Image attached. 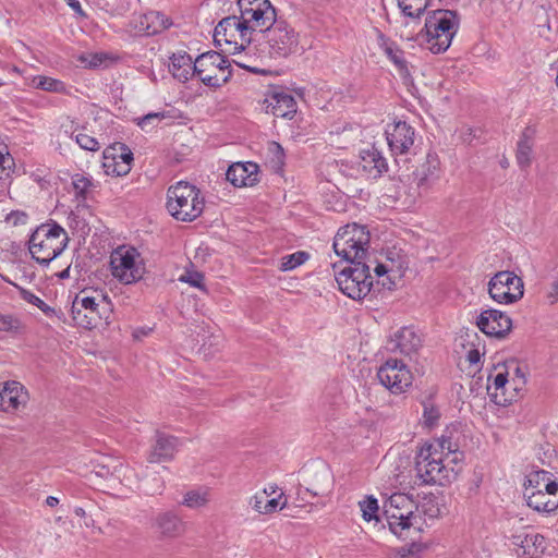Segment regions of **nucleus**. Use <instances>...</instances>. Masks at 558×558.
<instances>
[{
  "label": "nucleus",
  "instance_id": "30",
  "mask_svg": "<svg viewBox=\"0 0 558 558\" xmlns=\"http://www.w3.org/2000/svg\"><path fill=\"white\" fill-rule=\"evenodd\" d=\"M390 264H378L374 271L377 277L387 276L386 280H383L381 284L383 287L391 290L392 286H395V282L391 280V276L398 275L399 277L402 275V270L404 268L403 263L400 262L396 264L393 258L387 257Z\"/></svg>",
  "mask_w": 558,
  "mask_h": 558
},
{
  "label": "nucleus",
  "instance_id": "43",
  "mask_svg": "<svg viewBox=\"0 0 558 558\" xmlns=\"http://www.w3.org/2000/svg\"><path fill=\"white\" fill-rule=\"evenodd\" d=\"M422 550L423 546L421 544L411 543L410 545L401 546L396 549L390 558H418Z\"/></svg>",
  "mask_w": 558,
  "mask_h": 558
},
{
  "label": "nucleus",
  "instance_id": "1",
  "mask_svg": "<svg viewBox=\"0 0 558 558\" xmlns=\"http://www.w3.org/2000/svg\"><path fill=\"white\" fill-rule=\"evenodd\" d=\"M89 295L86 290L81 291L73 300L71 315L77 327L85 329L97 328L102 322L110 324L113 313L111 299L102 290H94Z\"/></svg>",
  "mask_w": 558,
  "mask_h": 558
},
{
  "label": "nucleus",
  "instance_id": "61",
  "mask_svg": "<svg viewBox=\"0 0 558 558\" xmlns=\"http://www.w3.org/2000/svg\"><path fill=\"white\" fill-rule=\"evenodd\" d=\"M66 3L70 8H72L77 14L81 16H86L85 12L82 10L81 3L78 0H66Z\"/></svg>",
  "mask_w": 558,
  "mask_h": 558
},
{
  "label": "nucleus",
  "instance_id": "55",
  "mask_svg": "<svg viewBox=\"0 0 558 558\" xmlns=\"http://www.w3.org/2000/svg\"><path fill=\"white\" fill-rule=\"evenodd\" d=\"M439 159L437 154L435 153H428L426 156V165H427V172L429 174H433L435 171L439 170Z\"/></svg>",
  "mask_w": 558,
  "mask_h": 558
},
{
  "label": "nucleus",
  "instance_id": "23",
  "mask_svg": "<svg viewBox=\"0 0 558 558\" xmlns=\"http://www.w3.org/2000/svg\"><path fill=\"white\" fill-rule=\"evenodd\" d=\"M536 134L535 126H526L518 141L517 161L522 170L531 163L534 138Z\"/></svg>",
  "mask_w": 558,
  "mask_h": 558
},
{
  "label": "nucleus",
  "instance_id": "5",
  "mask_svg": "<svg viewBox=\"0 0 558 558\" xmlns=\"http://www.w3.org/2000/svg\"><path fill=\"white\" fill-rule=\"evenodd\" d=\"M425 40L433 53L445 52L457 32V15L450 10H435L425 20Z\"/></svg>",
  "mask_w": 558,
  "mask_h": 558
},
{
  "label": "nucleus",
  "instance_id": "10",
  "mask_svg": "<svg viewBox=\"0 0 558 558\" xmlns=\"http://www.w3.org/2000/svg\"><path fill=\"white\" fill-rule=\"evenodd\" d=\"M415 481L418 486L442 484L447 470L437 448L429 444L420 449L415 457Z\"/></svg>",
  "mask_w": 558,
  "mask_h": 558
},
{
  "label": "nucleus",
  "instance_id": "3",
  "mask_svg": "<svg viewBox=\"0 0 558 558\" xmlns=\"http://www.w3.org/2000/svg\"><path fill=\"white\" fill-rule=\"evenodd\" d=\"M384 515L390 531L397 536H402L410 529L421 531L424 524L418 505L403 493H395L385 501Z\"/></svg>",
  "mask_w": 558,
  "mask_h": 558
},
{
  "label": "nucleus",
  "instance_id": "40",
  "mask_svg": "<svg viewBox=\"0 0 558 558\" xmlns=\"http://www.w3.org/2000/svg\"><path fill=\"white\" fill-rule=\"evenodd\" d=\"M232 38L233 37H230V35L225 29H221V32H218V26L215 27V31H214V43H215V46L216 47H221L222 41L226 45L233 46L232 48L226 50L230 54H233V53L244 49L243 44L238 45V43H233L232 41Z\"/></svg>",
  "mask_w": 558,
  "mask_h": 558
},
{
  "label": "nucleus",
  "instance_id": "44",
  "mask_svg": "<svg viewBox=\"0 0 558 558\" xmlns=\"http://www.w3.org/2000/svg\"><path fill=\"white\" fill-rule=\"evenodd\" d=\"M21 327L22 323L16 316L0 314V331L17 333Z\"/></svg>",
  "mask_w": 558,
  "mask_h": 558
},
{
  "label": "nucleus",
  "instance_id": "33",
  "mask_svg": "<svg viewBox=\"0 0 558 558\" xmlns=\"http://www.w3.org/2000/svg\"><path fill=\"white\" fill-rule=\"evenodd\" d=\"M13 286L17 289L20 296L27 303L35 305L38 307L45 315L52 316L56 314V310L48 304H46L39 296L35 295L29 290L13 283Z\"/></svg>",
  "mask_w": 558,
  "mask_h": 558
},
{
  "label": "nucleus",
  "instance_id": "41",
  "mask_svg": "<svg viewBox=\"0 0 558 558\" xmlns=\"http://www.w3.org/2000/svg\"><path fill=\"white\" fill-rule=\"evenodd\" d=\"M207 502H208L207 493H205V492L202 493L198 490L187 492L184 495V498L182 500V505H184L189 508H192V509L202 508V507L206 506Z\"/></svg>",
  "mask_w": 558,
  "mask_h": 558
},
{
  "label": "nucleus",
  "instance_id": "56",
  "mask_svg": "<svg viewBox=\"0 0 558 558\" xmlns=\"http://www.w3.org/2000/svg\"><path fill=\"white\" fill-rule=\"evenodd\" d=\"M509 385L508 373H498L494 379V387L496 390H501L502 392L506 390V387Z\"/></svg>",
  "mask_w": 558,
  "mask_h": 558
},
{
  "label": "nucleus",
  "instance_id": "13",
  "mask_svg": "<svg viewBox=\"0 0 558 558\" xmlns=\"http://www.w3.org/2000/svg\"><path fill=\"white\" fill-rule=\"evenodd\" d=\"M490 298L500 304H512L524 294L523 281L512 271H499L488 282Z\"/></svg>",
  "mask_w": 558,
  "mask_h": 558
},
{
  "label": "nucleus",
  "instance_id": "59",
  "mask_svg": "<svg viewBox=\"0 0 558 558\" xmlns=\"http://www.w3.org/2000/svg\"><path fill=\"white\" fill-rule=\"evenodd\" d=\"M466 360L471 365L477 364L481 360V353L477 349H471L468 352Z\"/></svg>",
  "mask_w": 558,
  "mask_h": 558
},
{
  "label": "nucleus",
  "instance_id": "8",
  "mask_svg": "<svg viewBox=\"0 0 558 558\" xmlns=\"http://www.w3.org/2000/svg\"><path fill=\"white\" fill-rule=\"evenodd\" d=\"M268 53L271 58H287L299 50L300 34L284 19L279 16L276 22L262 33Z\"/></svg>",
  "mask_w": 558,
  "mask_h": 558
},
{
  "label": "nucleus",
  "instance_id": "36",
  "mask_svg": "<svg viewBox=\"0 0 558 558\" xmlns=\"http://www.w3.org/2000/svg\"><path fill=\"white\" fill-rule=\"evenodd\" d=\"M33 83L35 84L36 88L51 92V93H64L65 92V84L62 81L49 77V76H43L38 75L34 77Z\"/></svg>",
  "mask_w": 558,
  "mask_h": 558
},
{
  "label": "nucleus",
  "instance_id": "60",
  "mask_svg": "<svg viewBox=\"0 0 558 558\" xmlns=\"http://www.w3.org/2000/svg\"><path fill=\"white\" fill-rule=\"evenodd\" d=\"M548 299L550 300V303L558 302V279L551 283V290L548 293Z\"/></svg>",
  "mask_w": 558,
  "mask_h": 558
},
{
  "label": "nucleus",
  "instance_id": "16",
  "mask_svg": "<svg viewBox=\"0 0 558 558\" xmlns=\"http://www.w3.org/2000/svg\"><path fill=\"white\" fill-rule=\"evenodd\" d=\"M422 337L413 327H402L387 342V350L405 356L416 354L422 348Z\"/></svg>",
  "mask_w": 558,
  "mask_h": 558
},
{
  "label": "nucleus",
  "instance_id": "6",
  "mask_svg": "<svg viewBox=\"0 0 558 558\" xmlns=\"http://www.w3.org/2000/svg\"><path fill=\"white\" fill-rule=\"evenodd\" d=\"M371 235L366 227L357 223L339 229L333 239V251L344 262L364 260L369 247Z\"/></svg>",
  "mask_w": 558,
  "mask_h": 558
},
{
  "label": "nucleus",
  "instance_id": "20",
  "mask_svg": "<svg viewBox=\"0 0 558 558\" xmlns=\"http://www.w3.org/2000/svg\"><path fill=\"white\" fill-rule=\"evenodd\" d=\"M179 439L174 436L157 432L155 436V444L148 454L149 463H159L162 461H170L174 458L178 450Z\"/></svg>",
  "mask_w": 558,
  "mask_h": 558
},
{
  "label": "nucleus",
  "instance_id": "26",
  "mask_svg": "<svg viewBox=\"0 0 558 558\" xmlns=\"http://www.w3.org/2000/svg\"><path fill=\"white\" fill-rule=\"evenodd\" d=\"M381 48L388 59L395 64L400 76L408 78L411 76L408 62L404 59V52L395 43L384 39Z\"/></svg>",
  "mask_w": 558,
  "mask_h": 558
},
{
  "label": "nucleus",
  "instance_id": "31",
  "mask_svg": "<svg viewBox=\"0 0 558 558\" xmlns=\"http://www.w3.org/2000/svg\"><path fill=\"white\" fill-rule=\"evenodd\" d=\"M268 153L266 166L275 174H280L284 166L283 148L278 143L271 142L268 147Z\"/></svg>",
  "mask_w": 558,
  "mask_h": 558
},
{
  "label": "nucleus",
  "instance_id": "18",
  "mask_svg": "<svg viewBox=\"0 0 558 558\" xmlns=\"http://www.w3.org/2000/svg\"><path fill=\"white\" fill-rule=\"evenodd\" d=\"M29 396L25 387L16 380L0 384V411L14 412L24 408Z\"/></svg>",
  "mask_w": 558,
  "mask_h": 558
},
{
  "label": "nucleus",
  "instance_id": "9",
  "mask_svg": "<svg viewBox=\"0 0 558 558\" xmlns=\"http://www.w3.org/2000/svg\"><path fill=\"white\" fill-rule=\"evenodd\" d=\"M193 74L209 87H220L231 77L230 62L218 51L201 53L193 64Z\"/></svg>",
  "mask_w": 558,
  "mask_h": 558
},
{
  "label": "nucleus",
  "instance_id": "57",
  "mask_svg": "<svg viewBox=\"0 0 558 558\" xmlns=\"http://www.w3.org/2000/svg\"><path fill=\"white\" fill-rule=\"evenodd\" d=\"M119 150L121 160L130 166L131 161L133 160V153L131 149L124 144H119Z\"/></svg>",
  "mask_w": 558,
  "mask_h": 558
},
{
  "label": "nucleus",
  "instance_id": "37",
  "mask_svg": "<svg viewBox=\"0 0 558 558\" xmlns=\"http://www.w3.org/2000/svg\"><path fill=\"white\" fill-rule=\"evenodd\" d=\"M360 509L362 511V518L371 522L372 520L378 521V501L373 496H366L363 500L359 502Z\"/></svg>",
  "mask_w": 558,
  "mask_h": 558
},
{
  "label": "nucleus",
  "instance_id": "17",
  "mask_svg": "<svg viewBox=\"0 0 558 558\" xmlns=\"http://www.w3.org/2000/svg\"><path fill=\"white\" fill-rule=\"evenodd\" d=\"M151 529L160 539H174L185 533V522L174 511H160L154 517Z\"/></svg>",
  "mask_w": 558,
  "mask_h": 558
},
{
  "label": "nucleus",
  "instance_id": "15",
  "mask_svg": "<svg viewBox=\"0 0 558 558\" xmlns=\"http://www.w3.org/2000/svg\"><path fill=\"white\" fill-rule=\"evenodd\" d=\"M265 110L278 118L292 119L296 113L298 105L294 97L283 87H271L264 100Z\"/></svg>",
  "mask_w": 558,
  "mask_h": 558
},
{
  "label": "nucleus",
  "instance_id": "14",
  "mask_svg": "<svg viewBox=\"0 0 558 558\" xmlns=\"http://www.w3.org/2000/svg\"><path fill=\"white\" fill-rule=\"evenodd\" d=\"M475 324L483 333L498 339L505 338L512 329L511 318L506 313L495 308L482 311Z\"/></svg>",
  "mask_w": 558,
  "mask_h": 558
},
{
  "label": "nucleus",
  "instance_id": "50",
  "mask_svg": "<svg viewBox=\"0 0 558 558\" xmlns=\"http://www.w3.org/2000/svg\"><path fill=\"white\" fill-rule=\"evenodd\" d=\"M180 281L186 282L190 286L203 289L204 275L198 271H190L180 277Z\"/></svg>",
  "mask_w": 558,
  "mask_h": 558
},
{
  "label": "nucleus",
  "instance_id": "45",
  "mask_svg": "<svg viewBox=\"0 0 558 558\" xmlns=\"http://www.w3.org/2000/svg\"><path fill=\"white\" fill-rule=\"evenodd\" d=\"M421 518L423 515L429 519H435L440 515V508L438 502L434 498H425L424 501L418 505Z\"/></svg>",
  "mask_w": 558,
  "mask_h": 558
},
{
  "label": "nucleus",
  "instance_id": "48",
  "mask_svg": "<svg viewBox=\"0 0 558 558\" xmlns=\"http://www.w3.org/2000/svg\"><path fill=\"white\" fill-rule=\"evenodd\" d=\"M440 417L439 410L434 405H424V412H423V418L424 424L428 427H433L437 424L438 420Z\"/></svg>",
  "mask_w": 558,
  "mask_h": 558
},
{
  "label": "nucleus",
  "instance_id": "38",
  "mask_svg": "<svg viewBox=\"0 0 558 558\" xmlns=\"http://www.w3.org/2000/svg\"><path fill=\"white\" fill-rule=\"evenodd\" d=\"M226 167L225 174H235L236 172H241V174H257L259 171V167L255 162H241L235 161L231 163H223V167L220 170H223Z\"/></svg>",
  "mask_w": 558,
  "mask_h": 558
},
{
  "label": "nucleus",
  "instance_id": "42",
  "mask_svg": "<svg viewBox=\"0 0 558 558\" xmlns=\"http://www.w3.org/2000/svg\"><path fill=\"white\" fill-rule=\"evenodd\" d=\"M165 118V112H149L143 117L134 119V121L143 131L147 132L154 129L156 124L162 121Z\"/></svg>",
  "mask_w": 558,
  "mask_h": 558
},
{
  "label": "nucleus",
  "instance_id": "47",
  "mask_svg": "<svg viewBox=\"0 0 558 558\" xmlns=\"http://www.w3.org/2000/svg\"><path fill=\"white\" fill-rule=\"evenodd\" d=\"M108 59L106 53H93L87 57L82 56L80 58L81 62L85 64L86 68L95 69L104 64V62Z\"/></svg>",
  "mask_w": 558,
  "mask_h": 558
},
{
  "label": "nucleus",
  "instance_id": "25",
  "mask_svg": "<svg viewBox=\"0 0 558 558\" xmlns=\"http://www.w3.org/2000/svg\"><path fill=\"white\" fill-rule=\"evenodd\" d=\"M371 172L376 170L378 174L388 171V165L381 153L372 146L361 153V161L359 162L357 171Z\"/></svg>",
  "mask_w": 558,
  "mask_h": 558
},
{
  "label": "nucleus",
  "instance_id": "19",
  "mask_svg": "<svg viewBox=\"0 0 558 558\" xmlns=\"http://www.w3.org/2000/svg\"><path fill=\"white\" fill-rule=\"evenodd\" d=\"M278 17L277 10L270 1L255 8L252 12H247L246 15L241 16L243 23L247 26L250 35L253 32L264 33Z\"/></svg>",
  "mask_w": 558,
  "mask_h": 558
},
{
  "label": "nucleus",
  "instance_id": "62",
  "mask_svg": "<svg viewBox=\"0 0 558 558\" xmlns=\"http://www.w3.org/2000/svg\"><path fill=\"white\" fill-rule=\"evenodd\" d=\"M558 492V484L556 482H549L545 485V494L549 497V495H556Z\"/></svg>",
  "mask_w": 558,
  "mask_h": 558
},
{
  "label": "nucleus",
  "instance_id": "39",
  "mask_svg": "<svg viewBox=\"0 0 558 558\" xmlns=\"http://www.w3.org/2000/svg\"><path fill=\"white\" fill-rule=\"evenodd\" d=\"M308 256H310L308 253H306L304 251H298L293 254L286 255L281 259L280 270H282V271L292 270V269L296 268L298 266H301L302 264H304L307 260Z\"/></svg>",
  "mask_w": 558,
  "mask_h": 558
},
{
  "label": "nucleus",
  "instance_id": "29",
  "mask_svg": "<svg viewBox=\"0 0 558 558\" xmlns=\"http://www.w3.org/2000/svg\"><path fill=\"white\" fill-rule=\"evenodd\" d=\"M72 187L75 198L81 205L86 201L94 198L98 185L95 184L88 177H78L76 180L72 181Z\"/></svg>",
  "mask_w": 558,
  "mask_h": 558
},
{
  "label": "nucleus",
  "instance_id": "53",
  "mask_svg": "<svg viewBox=\"0 0 558 558\" xmlns=\"http://www.w3.org/2000/svg\"><path fill=\"white\" fill-rule=\"evenodd\" d=\"M28 220V215L22 210H12L7 215L5 221L12 226L25 225Z\"/></svg>",
  "mask_w": 558,
  "mask_h": 558
},
{
  "label": "nucleus",
  "instance_id": "34",
  "mask_svg": "<svg viewBox=\"0 0 558 558\" xmlns=\"http://www.w3.org/2000/svg\"><path fill=\"white\" fill-rule=\"evenodd\" d=\"M141 490L148 496L160 495L165 488V481L156 474H146L141 481Z\"/></svg>",
  "mask_w": 558,
  "mask_h": 558
},
{
  "label": "nucleus",
  "instance_id": "21",
  "mask_svg": "<svg viewBox=\"0 0 558 558\" xmlns=\"http://www.w3.org/2000/svg\"><path fill=\"white\" fill-rule=\"evenodd\" d=\"M414 129L404 121L393 125L391 132H387L388 145L393 153L404 154L414 143Z\"/></svg>",
  "mask_w": 558,
  "mask_h": 558
},
{
  "label": "nucleus",
  "instance_id": "2",
  "mask_svg": "<svg viewBox=\"0 0 558 558\" xmlns=\"http://www.w3.org/2000/svg\"><path fill=\"white\" fill-rule=\"evenodd\" d=\"M69 243L66 231L57 222L38 226L29 236L28 251L32 258L47 267L65 250Z\"/></svg>",
  "mask_w": 558,
  "mask_h": 558
},
{
  "label": "nucleus",
  "instance_id": "46",
  "mask_svg": "<svg viewBox=\"0 0 558 558\" xmlns=\"http://www.w3.org/2000/svg\"><path fill=\"white\" fill-rule=\"evenodd\" d=\"M75 140L80 147L85 150L96 151L100 148L98 141L87 134L78 133L76 134Z\"/></svg>",
  "mask_w": 558,
  "mask_h": 558
},
{
  "label": "nucleus",
  "instance_id": "28",
  "mask_svg": "<svg viewBox=\"0 0 558 558\" xmlns=\"http://www.w3.org/2000/svg\"><path fill=\"white\" fill-rule=\"evenodd\" d=\"M218 32L225 29L230 37H235L236 34L244 40L248 36L247 40L250 41V33L245 23H243V19L241 15L238 17L235 15L227 16L222 19L218 24Z\"/></svg>",
  "mask_w": 558,
  "mask_h": 558
},
{
  "label": "nucleus",
  "instance_id": "22",
  "mask_svg": "<svg viewBox=\"0 0 558 558\" xmlns=\"http://www.w3.org/2000/svg\"><path fill=\"white\" fill-rule=\"evenodd\" d=\"M513 544L523 549V554L530 558H541L547 549L546 538L538 533L513 536Z\"/></svg>",
  "mask_w": 558,
  "mask_h": 558
},
{
  "label": "nucleus",
  "instance_id": "7",
  "mask_svg": "<svg viewBox=\"0 0 558 558\" xmlns=\"http://www.w3.org/2000/svg\"><path fill=\"white\" fill-rule=\"evenodd\" d=\"M340 271H335V278L340 291L352 300H362L373 287L369 266L364 260L347 262ZM337 264H333L336 270Z\"/></svg>",
  "mask_w": 558,
  "mask_h": 558
},
{
  "label": "nucleus",
  "instance_id": "52",
  "mask_svg": "<svg viewBox=\"0 0 558 558\" xmlns=\"http://www.w3.org/2000/svg\"><path fill=\"white\" fill-rule=\"evenodd\" d=\"M283 497V493H280L278 497H272L270 499L267 498V502L264 507V514L274 513L278 509H283L287 504V499H284L283 502H280L281 498Z\"/></svg>",
  "mask_w": 558,
  "mask_h": 558
},
{
  "label": "nucleus",
  "instance_id": "4",
  "mask_svg": "<svg viewBox=\"0 0 558 558\" xmlns=\"http://www.w3.org/2000/svg\"><path fill=\"white\" fill-rule=\"evenodd\" d=\"M204 206L201 191L187 181H179L167 192V209L175 220L194 221L203 214Z\"/></svg>",
  "mask_w": 558,
  "mask_h": 558
},
{
  "label": "nucleus",
  "instance_id": "54",
  "mask_svg": "<svg viewBox=\"0 0 558 558\" xmlns=\"http://www.w3.org/2000/svg\"><path fill=\"white\" fill-rule=\"evenodd\" d=\"M267 498L268 497H266L264 494L257 493L251 498L250 505L255 511L264 514V507L267 502Z\"/></svg>",
  "mask_w": 558,
  "mask_h": 558
},
{
  "label": "nucleus",
  "instance_id": "63",
  "mask_svg": "<svg viewBox=\"0 0 558 558\" xmlns=\"http://www.w3.org/2000/svg\"><path fill=\"white\" fill-rule=\"evenodd\" d=\"M276 492H277V486H276V485H269V486L265 487V488L263 489V492H260V493H262V494H264L266 497H268V498H269L270 496H272L274 494H276Z\"/></svg>",
  "mask_w": 558,
  "mask_h": 558
},
{
  "label": "nucleus",
  "instance_id": "32",
  "mask_svg": "<svg viewBox=\"0 0 558 558\" xmlns=\"http://www.w3.org/2000/svg\"><path fill=\"white\" fill-rule=\"evenodd\" d=\"M144 19L147 21L146 32L148 35L160 33L171 25L169 19L159 12H149L145 14Z\"/></svg>",
  "mask_w": 558,
  "mask_h": 558
},
{
  "label": "nucleus",
  "instance_id": "27",
  "mask_svg": "<svg viewBox=\"0 0 558 558\" xmlns=\"http://www.w3.org/2000/svg\"><path fill=\"white\" fill-rule=\"evenodd\" d=\"M526 505L537 512L550 513L558 508V500L549 498L539 489L527 496Z\"/></svg>",
  "mask_w": 558,
  "mask_h": 558
},
{
  "label": "nucleus",
  "instance_id": "11",
  "mask_svg": "<svg viewBox=\"0 0 558 558\" xmlns=\"http://www.w3.org/2000/svg\"><path fill=\"white\" fill-rule=\"evenodd\" d=\"M140 257L134 247L119 246L110 256L112 276L123 284H131L142 279L144 267L136 262Z\"/></svg>",
  "mask_w": 558,
  "mask_h": 558
},
{
  "label": "nucleus",
  "instance_id": "58",
  "mask_svg": "<svg viewBox=\"0 0 558 558\" xmlns=\"http://www.w3.org/2000/svg\"><path fill=\"white\" fill-rule=\"evenodd\" d=\"M13 158L10 156L9 153H1L0 151V168L1 170H5L7 168H10L11 165H13Z\"/></svg>",
  "mask_w": 558,
  "mask_h": 558
},
{
  "label": "nucleus",
  "instance_id": "51",
  "mask_svg": "<svg viewBox=\"0 0 558 558\" xmlns=\"http://www.w3.org/2000/svg\"><path fill=\"white\" fill-rule=\"evenodd\" d=\"M269 0H238L240 15L244 16L247 12H252L255 8L264 5Z\"/></svg>",
  "mask_w": 558,
  "mask_h": 558
},
{
  "label": "nucleus",
  "instance_id": "24",
  "mask_svg": "<svg viewBox=\"0 0 558 558\" xmlns=\"http://www.w3.org/2000/svg\"><path fill=\"white\" fill-rule=\"evenodd\" d=\"M171 64L169 65V70L174 78L179 80L180 82H186L189 81L193 74V64L194 61L192 60L191 56L186 52H178L173 53L170 58Z\"/></svg>",
  "mask_w": 558,
  "mask_h": 558
},
{
  "label": "nucleus",
  "instance_id": "49",
  "mask_svg": "<svg viewBox=\"0 0 558 558\" xmlns=\"http://www.w3.org/2000/svg\"><path fill=\"white\" fill-rule=\"evenodd\" d=\"M234 187L254 186L259 182L258 177H226Z\"/></svg>",
  "mask_w": 558,
  "mask_h": 558
},
{
  "label": "nucleus",
  "instance_id": "35",
  "mask_svg": "<svg viewBox=\"0 0 558 558\" xmlns=\"http://www.w3.org/2000/svg\"><path fill=\"white\" fill-rule=\"evenodd\" d=\"M399 8L409 17H420L428 5L427 0H398Z\"/></svg>",
  "mask_w": 558,
  "mask_h": 558
},
{
  "label": "nucleus",
  "instance_id": "12",
  "mask_svg": "<svg viewBox=\"0 0 558 558\" xmlns=\"http://www.w3.org/2000/svg\"><path fill=\"white\" fill-rule=\"evenodd\" d=\"M379 383L393 395L405 392L413 381L409 366L397 357L387 359L377 369Z\"/></svg>",
  "mask_w": 558,
  "mask_h": 558
},
{
  "label": "nucleus",
  "instance_id": "64",
  "mask_svg": "<svg viewBox=\"0 0 558 558\" xmlns=\"http://www.w3.org/2000/svg\"><path fill=\"white\" fill-rule=\"evenodd\" d=\"M46 504L49 507H56L59 504V499L57 497L49 496L46 499Z\"/></svg>",
  "mask_w": 558,
  "mask_h": 558
}]
</instances>
